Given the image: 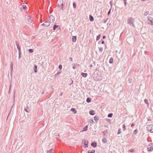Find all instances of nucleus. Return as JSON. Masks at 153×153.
I'll use <instances>...</instances> for the list:
<instances>
[{"mask_svg":"<svg viewBox=\"0 0 153 153\" xmlns=\"http://www.w3.org/2000/svg\"><path fill=\"white\" fill-rule=\"evenodd\" d=\"M147 19H148L146 21V23L153 25V19L150 17H146Z\"/></svg>","mask_w":153,"mask_h":153,"instance_id":"1","label":"nucleus"},{"mask_svg":"<svg viewBox=\"0 0 153 153\" xmlns=\"http://www.w3.org/2000/svg\"><path fill=\"white\" fill-rule=\"evenodd\" d=\"M147 128L148 131L153 133V125H148L147 126Z\"/></svg>","mask_w":153,"mask_h":153,"instance_id":"2","label":"nucleus"},{"mask_svg":"<svg viewBox=\"0 0 153 153\" xmlns=\"http://www.w3.org/2000/svg\"><path fill=\"white\" fill-rule=\"evenodd\" d=\"M88 141L86 140L83 139L82 141V144H83V146L87 148L88 146Z\"/></svg>","mask_w":153,"mask_h":153,"instance_id":"3","label":"nucleus"},{"mask_svg":"<svg viewBox=\"0 0 153 153\" xmlns=\"http://www.w3.org/2000/svg\"><path fill=\"white\" fill-rule=\"evenodd\" d=\"M134 19L131 18H130L128 20V23L129 24L131 25L134 26L133 24Z\"/></svg>","mask_w":153,"mask_h":153,"instance_id":"4","label":"nucleus"},{"mask_svg":"<svg viewBox=\"0 0 153 153\" xmlns=\"http://www.w3.org/2000/svg\"><path fill=\"white\" fill-rule=\"evenodd\" d=\"M153 149V144L152 143H149L147 146V150L148 151H151Z\"/></svg>","mask_w":153,"mask_h":153,"instance_id":"5","label":"nucleus"},{"mask_svg":"<svg viewBox=\"0 0 153 153\" xmlns=\"http://www.w3.org/2000/svg\"><path fill=\"white\" fill-rule=\"evenodd\" d=\"M15 42H16V46H17V49L18 50V51L19 52L21 51V47H20L19 46V44L17 43V41H16Z\"/></svg>","mask_w":153,"mask_h":153,"instance_id":"6","label":"nucleus"},{"mask_svg":"<svg viewBox=\"0 0 153 153\" xmlns=\"http://www.w3.org/2000/svg\"><path fill=\"white\" fill-rule=\"evenodd\" d=\"M108 132V130H106L103 132V135L104 137L105 136L106 137L107 136Z\"/></svg>","mask_w":153,"mask_h":153,"instance_id":"7","label":"nucleus"},{"mask_svg":"<svg viewBox=\"0 0 153 153\" xmlns=\"http://www.w3.org/2000/svg\"><path fill=\"white\" fill-rule=\"evenodd\" d=\"M42 25H44L48 27L50 25V22H48V21H46Z\"/></svg>","mask_w":153,"mask_h":153,"instance_id":"8","label":"nucleus"},{"mask_svg":"<svg viewBox=\"0 0 153 153\" xmlns=\"http://www.w3.org/2000/svg\"><path fill=\"white\" fill-rule=\"evenodd\" d=\"M91 146L94 147H96L97 146V143L96 142L92 143Z\"/></svg>","mask_w":153,"mask_h":153,"instance_id":"9","label":"nucleus"},{"mask_svg":"<svg viewBox=\"0 0 153 153\" xmlns=\"http://www.w3.org/2000/svg\"><path fill=\"white\" fill-rule=\"evenodd\" d=\"M37 66L36 65H34V67L33 69L34 72L36 73L37 72Z\"/></svg>","mask_w":153,"mask_h":153,"instance_id":"10","label":"nucleus"},{"mask_svg":"<svg viewBox=\"0 0 153 153\" xmlns=\"http://www.w3.org/2000/svg\"><path fill=\"white\" fill-rule=\"evenodd\" d=\"M50 20L53 22L54 21L55 19L54 17L52 15H51L50 16Z\"/></svg>","mask_w":153,"mask_h":153,"instance_id":"11","label":"nucleus"},{"mask_svg":"<svg viewBox=\"0 0 153 153\" xmlns=\"http://www.w3.org/2000/svg\"><path fill=\"white\" fill-rule=\"evenodd\" d=\"M72 41L75 42L76 40V36H72Z\"/></svg>","mask_w":153,"mask_h":153,"instance_id":"12","label":"nucleus"},{"mask_svg":"<svg viewBox=\"0 0 153 153\" xmlns=\"http://www.w3.org/2000/svg\"><path fill=\"white\" fill-rule=\"evenodd\" d=\"M89 19L91 22H93L94 20V18L91 15H89Z\"/></svg>","mask_w":153,"mask_h":153,"instance_id":"13","label":"nucleus"},{"mask_svg":"<svg viewBox=\"0 0 153 153\" xmlns=\"http://www.w3.org/2000/svg\"><path fill=\"white\" fill-rule=\"evenodd\" d=\"M89 113L91 115H94L95 114V112L94 110H91L89 111Z\"/></svg>","mask_w":153,"mask_h":153,"instance_id":"14","label":"nucleus"},{"mask_svg":"<svg viewBox=\"0 0 153 153\" xmlns=\"http://www.w3.org/2000/svg\"><path fill=\"white\" fill-rule=\"evenodd\" d=\"M81 75L83 77H85L87 76V74L86 73H84L82 72L81 73Z\"/></svg>","mask_w":153,"mask_h":153,"instance_id":"15","label":"nucleus"},{"mask_svg":"<svg viewBox=\"0 0 153 153\" xmlns=\"http://www.w3.org/2000/svg\"><path fill=\"white\" fill-rule=\"evenodd\" d=\"M144 102L146 104V106L147 107H148L149 105L148 100L147 99H145L144 100Z\"/></svg>","mask_w":153,"mask_h":153,"instance_id":"16","label":"nucleus"},{"mask_svg":"<svg viewBox=\"0 0 153 153\" xmlns=\"http://www.w3.org/2000/svg\"><path fill=\"white\" fill-rule=\"evenodd\" d=\"M59 3L58 4V6L59 5L63 4V0H59Z\"/></svg>","mask_w":153,"mask_h":153,"instance_id":"17","label":"nucleus"},{"mask_svg":"<svg viewBox=\"0 0 153 153\" xmlns=\"http://www.w3.org/2000/svg\"><path fill=\"white\" fill-rule=\"evenodd\" d=\"M71 111L73 112L74 114L76 113L77 111L74 108H72L71 109Z\"/></svg>","mask_w":153,"mask_h":153,"instance_id":"18","label":"nucleus"},{"mask_svg":"<svg viewBox=\"0 0 153 153\" xmlns=\"http://www.w3.org/2000/svg\"><path fill=\"white\" fill-rule=\"evenodd\" d=\"M25 110L26 112L27 113L29 112L30 111L29 110V107L27 106L26 108L25 107Z\"/></svg>","mask_w":153,"mask_h":153,"instance_id":"19","label":"nucleus"},{"mask_svg":"<svg viewBox=\"0 0 153 153\" xmlns=\"http://www.w3.org/2000/svg\"><path fill=\"white\" fill-rule=\"evenodd\" d=\"M105 138V137H104V138L102 139V142L104 143H105L107 142V140H106Z\"/></svg>","mask_w":153,"mask_h":153,"instance_id":"20","label":"nucleus"},{"mask_svg":"<svg viewBox=\"0 0 153 153\" xmlns=\"http://www.w3.org/2000/svg\"><path fill=\"white\" fill-rule=\"evenodd\" d=\"M86 101L87 102L89 103L91 102V99L90 98H87L86 99Z\"/></svg>","mask_w":153,"mask_h":153,"instance_id":"21","label":"nucleus"},{"mask_svg":"<svg viewBox=\"0 0 153 153\" xmlns=\"http://www.w3.org/2000/svg\"><path fill=\"white\" fill-rule=\"evenodd\" d=\"M95 152V151L94 150H92L91 151L89 150L88 151V153H94Z\"/></svg>","mask_w":153,"mask_h":153,"instance_id":"22","label":"nucleus"},{"mask_svg":"<svg viewBox=\"0 0 153 153\" xmlns=\"http://www.w3.org/2000/svg\"><path fill=\"white\" fill-rule=\"evenodd\" d=\"M113 62V58L112 57H111L110 58L109 62L111 64Z\"/></svg>","mask_w":153,"mask_h":153,"instance_id":"23","label":"nucleus"},{"mask_svg":"<svg viewBox=\"0 0 153 153\" xmlns=\"http://www.w3.org/2000/svg\"><path fill=\"white\" fill-rule=\"evenodd\" d=\"M28 52L30 53H32L33 52V50L32 49H30L28 50Z\"/></svg>","mask_w":153,"mask_h":153,"instance_id":"24","label":"nucleus"},{"mask_svg":"<svg viewBox=\"0 0 153 153\" xmlns=\"http://www.w3.org/2000/svg\"><path fill=\"white\" fill-rule=\"evenodd\" d=\"M94 119L95 121H97L99 120V117L96 116H95L94 117Z\"/></svg>","mask_w":153,"mask_h":153,"instance_id":"25","label":"nucleus"},{"mask_svg":"<svg viewBox=\"0 0 153 153\" xmlns=\"http://www.w3.org/2000/svg\"><path fill=\"white\" fill-rule=\"evenodd\" d=\"M88 126H86L85 127L83 128V131H86L87 130Z\"/></svg>","mask_w":153,"mask_h":153,"instance_id":"26","label":"nucleus"},{"mask_svg":"<svg viewBox=\"0 0 153 153\" xmlns=\"http://www.w3.org/2000/svg\"><path fill=\"white\" fill-rule=\"evenodd\" d=\"M58 27V25H54L53 27V29L54 30H55Z\"/></svg>","mask_w":153,"mask_h":153,"instance_id":"27","label":"nucleus"},{"mask_svg":"<svg viewBox=\"0 0 153 153\" xmlns=\"http://www.w3.org/2000/svg\"><path fill=\"white\" fill-rule=\"evenodd\" d=\"M101 36V35L99 34L97 36V37L96 40L97 41L98 40L100 39Z\"/></svg>","mask_w":153,"mask_h":153,"instance_id":"28","label":"nucleus"},{"mask_svg":"<svg viewBox=\"0 0 153 153\" xmlns=\"http://www.w3.org/2000/svg\"><path fill=\"white\" fill-rule=\"evenodd\" d=\"M99 51L100 52H102L103 51V48L102 47L99 48Z\"/></svg>","mask_w":153,"mask_h":153,"instance_id":"29","label":"nucleus"},{"mask_svg":"<svg viewBox=\"0 0 153 153\" xmlns=\"http://www.w3.org/2000/svg\"><path fill=\"white\" fill-rule=\"evenodd\" d=\"M113 115V114L112 113H110L109 114H108V117H112Z\"/></svg>","mask_w":153,"mask_h":153,"instance_id":"30","label":"nucleus"},{"mask_svg":"<svg viewBox=\"0 0 153 153\" xmlns=\"http://www.w3.org/2000/svg\"><path fill=\"white\" fill-rule=\"evenodd\" d=\"M123 131H125L126 130V126L124 124L123 125Z\"/></svg>","mask_w":153,"mask_h":153,"instance_id":"31","label":"nucleus"},{"mask_svg":"<svg viewBox=\"0 0 153 153\" xmlns=\"http://www.w3.org/2000/svg\"><path fill=\"white\" fill-rule=\"evenodd\" d=\"M58 6L60 7H61V9L62 10H64L65 8L63 6V4H62V5H59V6Z\"/></svg>","mask_w":153,"mask_h":153,"instance_id":"32","label":"nucleus"},{"mask_svg":"<svg viewBox=\"0 0 153 153\" xmlns=\"http://www.w3.org/2000/svg\"><path fill=\"white\" fill-rule=\"evenodd\" d=\"M22 9L24 10H25L26 8H27V7L25 5H22Z\"/></svg>","mask_w":153,"mask_h":153,"instance_id":"33","label":"nucleus"},{"mask_svg":"<svg viewBox=\"0 0 153 153\" xmlns=\"http://www.w3.org/2000/svg\"><path fill=\"white\" fill-rule=\"evenodd\" d=\"M73 7L75 8L76 7V3L75 2H74L73 4Z\"/></svg>","mask_w":153,"mask_h":153,"instance_id":"34","label":"nucleus"},{"mask_svg":"<svg viewBox=\"0 0 153 153\" xmlns=\"http://www.w3.org/2000/svg\"><path fill=\"white\" fill-rule=\"evenodd\" d=\"M53 149H51L48 151H47V153H51L53 152Z\"/></svg>","mask_w":153,"mask_h":153,"instance_id":"35","label":"nucleus"},{"mask_svg":"<svg viewBox=\"0 0 153 153\" xmlns=\"http://www.w3.org/2000/svg\"><path fill=\"white\" fill-rule=\"evenodd\" d=\"M128 82L129 83H131L132 82V79L131 78H129L128 79Z\"/></svg>","mask_w":153,"mask_h":153,"instance_id":"36","label":"nucleus"},{"mask_svg":"<svg viewBox=\"0 0 153 153\" xmlns=\"http://www.w3.org/2000/svg\"><path fill=\"white\" fill-rule=\"evenodd\" d=\"M19 59L21 57V51L19 52Z\"/></svg>","mask_w":153,"mask_h":153,"instance_id":"37","label":"nucleus"},{"mask_svg":"<svg viewBox=\"0 0 153 153\" xmlns=\"http://www.w3.org/2000/svg\"><path fill=\"white\" fill-rule=\"evenodd\" d=\"M149 13V11H147L145 13H144V15L145 16H146Z\"/></svg>","mask_w":153,"mask_h":153,"instance_id":"38","label":"nucleus"},{"mask_svg":"<svg viewBox=\"0 0 153 153\" xmlns=\"http://www.w3.org/2000/svg\"><path fill=\"white\" fill-rule=\"evenodd\" d=\"M121 133V129L120 128L118 130L117 134H120Z\"/></svg>","mask_w":153,"mask_h":153,"instance_id":"39","label":"nucleus"},{"mask_svg":"<svg viewBox=\"0 0 153 153\" xmlns=\"http://www.w3.org/2000/svg\"><path fill=\"white\" fill-rule=\"evenodd\" d=\"M130 39H131L132 40H133V38L132 37H131L130 38H127V41H129Z\"/></svg>","mask_w":153,"mask_h":153,"instance_id":"40","label":"nucleus"},{"mask_svg":"<svg viewBox=\"0 0 153 153\" xmlns=\"http://www.w3.org/2000/svg\"><path fill=\"white\" fill-rule=\"evenodd\" d=\"M108 18H107L106 19L104 20L103 22V23H106V21L108 20Z\"/></svg>","mask_w":153,"mask_h":153,"instance_id":"41","label":"nucleus"},{"mask_svg":"<svg viewBox=\"0 0 153 153\" xmlns=\"http://www.w3.org/2000/svg\"><path fill=\"white\" fill-rule=\"evenodd\" d=\"M127 0H123V1L124 3V5L125 6H126V1Z\"/></svg>","mask_w":153,"mask_h":153,"instance_id":"42","label":"nucleus"},{"mask_svg":"<svg viewBox=\"0 0 153 153\" xmlns=\"http://www.w3.org/2000/svg\"><path fill=\"white\" fill-rule=\"evenodd\" d=\"M137 133V130L136 129L134 131V134H136Z\"/></svg>","mask_w":153,"mask_h":153,"instance_id":"43","label":"nucleus"},{"mask_svg":"<svg viewBox=\"0 0 153 153\" xmlns=\"http://www.w3.org/2000/svg\"><path fill=\"white\" fill-rule=\"evenodd\" d=\"M59 69H60V70H61L62 69V67L61 65H59Z\"/></svg>","mask_w":153,"mask_h":153,"instance_id":"44","label":"nucleus"},{"mask_svg":"<svg viewBox=\"0 0 153 153\" xmlns=\"http://www.w3.org/2000/svg\"><path fill=\"white\" fill-rule=\"evenodd\" d=\"M111 8L109 10L108 12V15H109L110 14V13H111Z\"/></svg>","mask_w":153,"mask_h":153,"instance_id":"45","label":"nucleus"},{"mask_svg":"<svg viewBox=\"0 0 153 153\" xmlns=\"http://www.w3.org/2000/svg\"><path fill=\"white\" fill-rule=\"evenodd\" d=\"M13 63L12 62H11V64L10 65V68H13Z\"/></svg>","mask_w":153,"mask_h":153,"instance_id":"46","label":"nucleus"},{"mask_svg":"<svg viewBox=\"0 0 153 153\" xmlns=\"http://www.w3.org/2000/svg\"><path fill=\"white\" fill-rule=\"evenodd\" d=\"M70 85L72 84V83H73V80L72 79H71L70 80Z\"/></svg>","mask_w":153,"mask_h":153,"instance_id":"47","label":"nucleus"},{"mask_svg":"<svg viewBox=\"0 0 153 153\" xmlns=\"http://www.w3.org/2000/svg\"><path fill=\"white\" fill-rule=\"evenodd\" d=\"M129 151L130 152H134V150L133 149H131L130 150H129Z\"/></svg>","mask_w":153,"mask_h":153,"instance_id":"48","label":"nucleus"},{"mask_svg":"<svg viewBox=\"0 0 153 153\" xmlns=\"http://www.w3.org/2000/svg\"><path fill=\"white\" fill-rule=\"evenodd\" d=\"M135 125V124L134 123H133L131 125V127H132L134 126Z\"/></svg>","mask_w":153,"mask_h":153,"instance_id":"49","label":"nucleus"},{"mask_svg":"<svg viewBox=\"0 0 153 153\" xmlns=\"http://www.w3.org/2000/svg\"><path fill=\"white\" fill-rule=\"evenodd\" d=\"M69 60L71 62V61H72V58H71V57H70L69 59Z\"/></svg>","mask_w":153,"mask_h":153,"instance_id":"50","label":"nucleus"},{"mask_svg":"<svg viewBox=\"0 0 153 153\" xmlns=\"http://www.w3.org/2000/svg\"><path fill=\"white\" fill-rule=\"evenodd\" d=\"M13 68H10V70H11V72H12V71H13Z\"/></svg>","mask_w":153,"mask_h":153,"instance_id":"51","label":"nucleus"},{"mask_svg":"<svg viewBox=\"0 0 153 153\" xmlns=\"http://www.w3.org/2000/svg\"><path fill=\"white\" fill-rule=\"evenodd\" d=\"M102 40V43H101L102 44H104L105 43L104 41Z\"/></svg>","mask_w":153,"mask_h":153,"instance_id":"52","label":"nucleus"},{"mask_svg":"<svg viewBox=\"0 0 153 153\" xmlns=\"http://www.w3.org/2000/svg\"><path fill=\"white\" fill-rule=\"evenodd\" d=\"M11 84H10V87L9 88V92H10V89H11Z\"/></svg>","mask_w":153,"mask_h":153,"instance_id":"53","label":"nucleus"},{"mask_svg":"<svg viewBox=\"0 0 153 153\" xmlns=\"http://www.w3.org/2000/svg\"><path fill=\"white\" fill-rule=\"evenodd\" d=\"M73 68L74 69H75L76 68V67L75 65H74L73 66Z\"/></svg>","mask_w":153,"mask_h":153,"instance_id":"54","label":"nucleus"},{"mask_svg":"<svg viewBox=\"0 0 153 153\" xmlns=\"http://www.w3.org/2000/svg\"><path fill=\"white\" fill-rule=\"evenodd\" d=\"M105 36H103L102 37L103 39H104L105 38Z\"/></svg>","mask_w":153,"mask_h":153,"instance_id":"55","label":"nucleus"},{"mask_svg":"<svg viewBox=\"0 0 153 153\" xmlns=\"http://www.w3.org/2000/svg\"><path fill=\"white\" fill-rule=\"evenodd\" d=\"M91 122L92 123H93L94 122V121L93 120V119H91Z\"/></svg>","mask_w":153,"mask_h":153,"instance_id":"56","label":"nucleus"},{"mask_svg":"<svg viewBox=\"0 0 153 153\" xmlns=\"http://www.w3.org/2000/svg\"><path fill=\"white\" fill-rule=\"evenodd\" d=\"M60 73V72H58L56 73V75H59Z\"/></svg>","mask_w":153,"mask_h":153,"instance_id":"57","label":"nucleus"},{"mask_svg":"<svg viewBox=\"0 0 153 153\" xmlns=\"http://www.w3.org/2000/svg\"><path fill=\"white\" fill-rule=\"evenodd\" d=\"M145 141H146V142H148V140H147V139H146V140H145Z\"/></svg>","mask_w":153,"mask_h":153,"instance_id":"58","label":"nucleus"},{"mask_svg":"<svg viewBox=\"0 0 153 153\" xmlns=\"http://www.w3.org/2000/svg\"><path fill=\"white\" fill-rule=\"evenodd\" d=\"M147 120H148V121L150 120H149V119H147Z\"/></svg>","mask_w":153,"mask_h":153,"instance_id":"59","label":"nucleus"}]
</instances>
